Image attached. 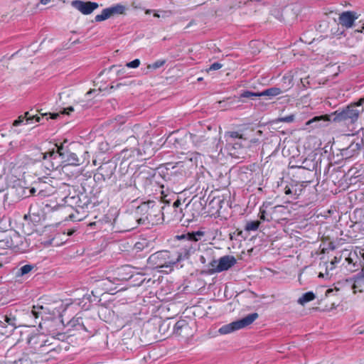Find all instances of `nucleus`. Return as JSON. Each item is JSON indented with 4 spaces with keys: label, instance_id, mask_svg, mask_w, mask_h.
I'll use <instances>...</instances> for the list:
<instances>
[{
    "label": "nucleus",
    "instance_id": "46",
    "mask_svg": "<svg viewBox=\"0 0 364 364\" xmlns=\"http://www.w3.org/2000/svg\"><path fill=\"white\" fill-rule=\"evenodd\" d=\"M166 60H164V59L158 60L152 64L151 67L154 69L159 68L162 67L166 63Z\"/></svg>",
    "mask_w": 364,
    "mask_h": 364
},
{
    "label": "nucleus",
    "instance_id": "44",
    "mask_svg": "<svg viewBox=\"0 0 364 364\" xmlns=\"http://www.w3.org/2000/svg\"><path fill=\"white\" fill-rule=\"evenodd\" d=\"M181 205V202L179 199H177L176 201L173 203V208H174V213L176 215H178L179 213H181V208L180 206Z\"/></svg>",
    "mask_w": 364,
    "mask_h": 364
},
{
    "label": "nucleus",
    "instance_id": "16",
    "mask_svg": "<svg viewBox=\"0 0 364 364\" xmlns=\"http://www.w3.org/2000/svg\"><path fill=\"white\" fill-rule=\"evenodd\" d=\"M25 353L16 346L9 348L5 355V364H23Z\"/></svg>",
    "mask_w": 364,
    "mask_h": 364
},
{
    "label": "nucleus",
    "instance_id": "9",
    "mask_svg": "<svg viewBox=\"0 0 364 364\" xmlns=\"http://www.w3.org/2000/svg\"><path fill=\"white\" fill-rule=\"evenodd\" d=\"M55 183H57L55 182ZM57 190V184H53V181L50 178H46V180L41 179L35 183V186L30 189L31 195L38 191V195L42 197L50 196L54 194Z\"/></svg>",
    "mask_w": 364,
    "mask_h": 364
},
{
    "label": "nucleus",
    "instance_id": "24",
    "mask_svg": "<svg viewBox=\"0 0 364 364\" xmlns=\"http://www.w3.org/2000/svg\"><path fill=\"white\" fill-rule=\"evenodd\" d=\"M142 154L141 151L138 148H125L118 154V159L124 162L132 158L139 157L141 156Z\"/></svg>",
    "mask_w": 364,
    "mask_h": 364
},
{
    "label": "nucleus",
    "instance_id": "35",
    "mask_svg": "<svg viewBox=\"0 0 364 364\" xmlns=\"http://www.w3.org/2000/svg\"><path fill=\"white\" fill-rule=\"evenodd\" d=\"M353 289V292L355 294L357 292H363L364 288V277H358L355 279L354 283L352 287Z\"/></svg>",
    "mask_w": 364,
    "mask_h": 364
},
{
    "label": "nucleus",
    "instance_id": "57",
    "mask_svg": "<svg viewBox=\"0 0 364 364\" xmlns=\"http://www.w3.org/2000/svg\"><path fill=\"white\" fill-rule=\"evenodd\" d=\"M140 245V243H136V248L140 249L141 248V245Z\"/></svg>",
    "mask_w": 364,
    "mask_h": 364
},
{
    "label": "nucleus",
    "instance_id": "43",
    "mask_svg": "<svg viewBox=\"0 0 364 364\" xmlns=\"http://www.w3.org/2000/svg\"><path fill=\"white\" fill-rule=\"evenodd\" d=\"M104 225H105L104 220H97L94 222L90 223L88 225L90 227L95 226V227H96L97 229L102 230L104 228Z\"/></svg>",
    "mask_w": 364,
    "mask_h": 364
},
{
    "label": "nucleus",
    "instance_id": "11",
    "mask_svg": "<svg viewBox=\"0 0 364 364\" xmlns=\"http://www.w3.org/2000/svg\"><path fill=\"white\" fill-rule=\"evenodd\" d=\"M236 262L237 260L234 256L225 255L221 257L218 260H212L209 266L212 272H221L229 269L233 267Z\"/></svg>",
    "mask_w": 364,
    "mask_h": 364
},
{
    "label": "nucleus",
    "instance_id": "51",
    "mask_svg": "<svg viewBox=\"0 0 364 364\" xmlns=\"http://www.w3.org/2000/svg\"><path fill=\"white\" fill-rule=\"evenodd\" d=\"M51 0H41V3L43 5L48 4Z\"/></svg>",
    "mask_w": 364,
    "mask_h": 364
},
{
    "label": "nucleus",
    "instance_id": "55",
    "mask_svg": "<svg viewBox=\"0 0 364 364\" xmlns=\"http://www.w3.org/2000/svg\"><path fill=\"white\" fill-rule=\"evenodd\" d=\"M358 32H360V33H363L364 32V23L363 24L362 27L360 29H358L357 30Z\"/></svg>",
    "mask_w": 364,
    "mask_h": 364
},
{
    "label": "nucleus",
    "instance_id": "18",
    "mask_svg": "<svg viewBox=\"0 0 364 364\" xmlns=\"http://www.w3.org/2000/svg\"><path fill=\"white\" fill-rule=\"evenodd\" d=\"M331 121V115L323 114L316 116L308 120L305 123L306 127H311L312 129H317L324 127L328 124Z\"/></svg>",
    "mask_w": 364,
    "mask_h": 364
},
{
    "label": "nucleus",
    "instance_id": "17",
    "mask_svg": "<svg viewBox=\"0 0 364 364\" xmlns=\"http://www.w3.org/2000/svg\"><path fill=\"white\" fill-rule=\"evenodd\" d=\"M72 6L84 15L92 14L99 6L96 2L83 1L81 0L73 1Z\"/></svg>",
    "mask_w": 364,
    "mask_h": 364
},
{
    "label": "nucleus",
    "instance_id": "36",
    "mask_svg": "<svg viewBox=\"0 0 364 364\" xmlns=\"http://www.w3.org/2000/svg\"><path fill=\"white\" fill-rule=\"evenodd\" d=\"M316 298L315 294L312 291H308L302 294L298 299V303L304 306L307 302L313 301Z\"/></svg>",
    "mask_w": 364,
    "mask_h": 364
},
{
    "label": "nucleus",
    "instance_id": "32",
    "mask_svg": "<svg viewBox=\"0 0 364 364\" xmlns=\"http://www.w3.org/2000/svg\"><path fill=\"white\" fill-rule=\"evenodd\" d=\"M302 188H301V186L298 187L297 185L296 186H286L284 189V193L286 195H291V199H296L298 196L301 193Z\"/></svg>",
    "mask_w": 364,
    "mask_h": 364
},
{
    "label": "nucleus",
    "instance_id": "22",
    "mask_svg": "<svg viewBox=\"0 0 364 364\" xmlns=\"http://www.w3.org/2000/svg\"><path fill=\"white\" fill-rule=\"evenodd\" d=\"M173 333L178 336L186 338L189 336L191 333V328L186 320L178 321L173 327Z\"/></svg>",
    "mask_w": 364,
    "mask_h": 364
},
{
    "label": "nucleus",
    "instance_id": "33",
    "mask_svg": "<svg viewBox=\"0 0 364 364\" xmlns=\"http://www.w3.org/2000/svg\"><path fill=\"white\" fill-rule=\"evenodd\" d=\"M284 91L281 87H270L268 89L264 90V91L260 92L261 97L262 96H268V97H276L282 93H283Z\"/></svg>",
    "mask_w": 364,
    "mask_h": 364
},
{
    "label": "nucleus",
    "instance_id": "39",
    "mask_svg": "<svg viewBox=\"0 0 364 364\" xmlns=\"http://www.w3.org/2000/svg\"><path fill=\"white\" fill-rule=\"evenodd\" d=\"M259 224L260 223L258 220L248 222L245 225V230L247 231L257 230L259 228Z\"/></svg>",
    "mask_w": 364,
    "mask_h": 364
},
{
    "label": "nucleus",
    "instance_id": "54",
    "mask_svg": "<svg viewBox=\"0 0 364 364\" xmlns=\"http://www.w3.org/2000/svg\"><path fill=\"white\" fill-rule=\"evenodd\" d=\"M331 292H333V289H327V290H326V296H328V294H330V293H331Z\"/></svg>",
    "mask_w": 364,
    "mask_h": 364
},
{
    "label": "nucleus",
    "instance_id": "29",
    "mask_svg": "<svg viewBox=\"0 0 364 364\" xmlns=\"http://www.w3.org/2000/svg\"><path fill=\"white\" fill-rule=\"evenodd\" d=\"M16 165L13 162L6 163L4 166V175L6 179L12 178L13 177H16Z\"/></svg>",
    "mask_w": 364,
    "mask_h": 364
},
{
    "label": "nucleus",
    "instance_id": "37",
    "mask_svg": "<svg viewBox=\"0 0 364 364\" xmlns=\"http://www.w3.org/2000/svg\"><path fill=\"white\" fill-rule=\"evenodd\" d=\"M35 268V265L33 264H25L20 267L16 273V277H23L27 274H28L30 272H31Z\"/></svg>",
    "mask_w": 364,
    "mask_h": 364
},
{
    "label": "nucleus",
    "instance_id": "26",
    "mask_svg": "<svg viewBox=\"0 0 364 364\" xmlns=\"http://www.w3.org/2000/svg\"><path fill=\"white\" fill-rule=\"evenodd\" d=\"M296 72L291 70L285 73L281 80V88L284 92L290 90L294 85V80Z\"/></svg>",
    "mask_w": 364,
    "mask_h": 364
},
{
    "label": "nucleus",
    "instance_id": "60",
    "mask_svg": "<svg viewBox=\"0 0 364 364\" xmlns=\"http://www.w3.org/2000/svg\"><path fill=\"white\" fill-rule=\"evenodd\" d=\"M204 259H204V257L202 256V257H200V260H201V262H204V261H203Z\"/></svg>",
    "mask_w": 364,
    "mask_h": 364
},
{
    "label": "nucleus",
    "instance_id": "1",
    "mask_svg": "<svg viewBox=\"0 0 364 364\" xmlns=\"http://www.w3.org/2000/svg\"><path fill=\"white\" fill-rule=\"evenodd\" d=\"M164 208L161 200H148L141 203L135 210V216H130L129 219L136 220L142 225H156L164 220Z\"/></svg>",
    "mask_w": 364,
    "mask_h": 364
},
{
    "label": "nucleus",
    "instance_id": "8",
    "mask_svg": "<svg viewBox=\"0 0 364 364\" xmlns=\"http://www.w3.org/2000/svg\"><path fill=\"white\" fill-rule=\"evenodd\" d=\"M225 137L229 144L232 145L234 149H240L244 147V142L249 141L251 144L258 141L257 139H250L245 131H230L225 132Z\"/></svg>",
    "mask_w": 364,
    "mask_h": 364
},
{
    "label": "nucleus",
    "instance_id": "47",
    "mask_svg": "<svg viewBox=\"0 0 364 364\" xmlns=\"http://www.w3.org/2000/svg\"><path fill=\"white\" fill-rule=\"evenodd\" d=\"M142 274L141 277H140L139 276V277H134L132 279H133V282H134L133 285H134V286H139V285H141L144 282L145 279L143 278L144 274Z\"/></svg>",
    "mask_w": 364,
    "mask_h": 364
},
{
    "label": "nucleus",
    "instance_id": "53",
    "mask_svg": "<svg viewBox=\"0 0 364 364\" xmlns=\"http://www.w3.org/2000/svg\"><path fill=\"white\" fill-rule=\"evenodd\" d=\"M151 13H152V14L154 13V10H151V9H146V10L145 11V14H151Z\"/></svg>",
    "mask_w": 364,
    "mask_h": 364
},
{
    "label": "nucleus",
    "instance_id": "21",
    "mask_svg": "<svg viewBox=\"0 0 364 364\" xmlns=\"http://www.w3.org/2000/svg\"><path fill=\"white\" fill-rule=\"evenodd\" d=\"M358 17L357 14L354 11H343L339 15V23L347 28H351Z\"/></svg>",
    "mask_w": 364,
    "mask_h": 364
},
{
    "label": "nucleus",
    "instance_id": "38",
    "mask_svg": "<svg viewBox=\"0 0 364 364\" xmlns=\"http://www.w3.org/2000/svg\"><path fill=\"white\" fill-rule=\"evenodd\" d=\"M223 203V198H221L220 196H217L214 197L213 200L210 201L209 205H210L213 208L216 209L217 211H219V210L222 208Z\"/></svg>",
    "mask_w": 364,
    "mask_h": 364
},
{
    "label": "nucleus",
    "instance_id": "50",
    "mask_svg": "<svg viewBox=\"0 0 364 364\" xmlns=\"http://www.w3.org/2000/svg\"><path fill=\"white\" fill-rule=\"evenodd\" d=\"M340 262V258L338 259L337 257H334V258L331 261V262H333L334 265Z\"/></svg>",
    "mask_w": 364,
    "mask_h": 364
},
{
    "label": "nucleus",
    "instance_id": "7",
    "mask_svg": "<svg viewBox=\"0 0 364 364\" xmlns=\"http://www.w3.org/2000/svg\"><path fill=\"white\" fill-rule=\"evenodd\" d=\"M258 316L259 315L257 313L248 314L247 316L241 319L223 326L219 328V332L221 334H228L235 331L244 328L252 324L258 318Z\"/></svg>",
    "mask_w": 364,
    "mask_h": 364
},
{
    "label": "nucleus",
    "instance_id": "41",
    "mask_svg": "<svg viewBox=\"0 0 364 364\" xmlns=\"http://www.w3.org/2000/svg\"><path fill=\"white\" fill-rule=\"evenodd\" d=\"M191 139L196 145H198L205 140L204 136L198 135L197 134H191Z\"/></svg>",
    "mask_w": 364,
    "mask_h": 364
},
{
    "label": "nucleus",
    "instance_id": "14",
    "mask_svg": "<svg viewBox=\"0 0 364 364\" xmlns=\"http://www.w3.org/2000/svg\"><path fill=\"white\" fill-rule=\"evenodd\" d=\"M125 11L126 7L124 6L122 4H116L103 9L101 14L95 16V20L97 22L103 21L114 15L124 14Z\"/></svg>",
    "mask_w": 364,
    "mask_h": 364
},
{
    "label": "nucleus",
    "instance_id": "4",
    "mask_svg": "<svg viewBox=\"0 0 364 364\" xmlns=\"http://www.w3.org/2000/svg\"><path fill=\"white\" fill-rule=\"evenodd\" d=\"M289 209L284 205L272 206L270 203H264L259 210L262 220L279 222L286 220L290 215Z\"/></svg>",
    "mask_w": 364,
    "mask_h": 364
},
{
    "label": "nucleus",
    "instance_id": "19",
    "mask_svg": "<svg viewBox=\"0 0 364 364\" xmlns=\"http://www.w3.org/2000/svg\"><path fill=\"white\" fill-rule=\"evenodd\" d=\"M46 362V358L39 353V350L29 349L25 353L23 364H43Z\"/></svg>",
    "mask_w": 364,
    "mask_h": 364
},
{
    "label": "nucleus",
    "instance_id": "6",
    "mask_svg": "<svg viewBox=\"0 0 364 364\" xmlns=\"http://www.w3.org/2000/svg\"><path fill=\"white\" fill-rule=\"evenodd\" d=\"M178 242L173 248L171 252L173 253V256L176 263L182 260L188 259L191 255H193L196 250L195 246H193L191 242L185 241L182 238H177Z\"/></svg>",
    "mask_w": 364,
    "mask_h": 364
},
{
    "label": "nucleus",
    "instance_id": "48",
    "mask_svg": "<svg viewBox=\"0 0 364 364\" xmlns=\"http://www.w3.org/2000/svg\"><path fill=\"white\" fill-rule=\"evenodd\" d=\"M139 65H140V60L139 59H135V60L127 63V66L128 68H136L139 66Z\"/></svg>",
    "mask_w": 364,
    "mask_h": 364
},
{
    "label": "nucleus",
    "instance_id": "42",
    "mask_svg": "<svg viewBox=\"0 0 364 364\" xmlns=\"http://www.w3.org/2000/svg\"><path fill=\"white\" fill-rule=\"evenodd\" d=\"M295 119L294 114H289L287 116L281 117L278 119V122H285V123H291L293 122Z\"/></svg>",
    "mask_w": 364,
    "mask_h": 364
},
{
    "label": "nucleus",
    "instance_id": "40",
    "mask_svg": "<svg viewBox=\"0 0 364 364\" xmlns=\"http://www.w3.org/2000/svg\"><path fill=\"white\" fill-rule=\"evenodd\" d=\"M254 97H261L260 92H253L251 91H244L240 94V98H253Z\"/></svg>",
    "mask_w": 364,
    "mask_h": 364
},
{
    "label": "nucleus",
    "instance_id": "23",
    "mask_svg": "<svg viewBox=\"0 0 364 364\" xmlns=\"http://www.w3.org/2000/svg\"><path fill=\"white\" fill-rule=\"evenodd\" d=\"M204 232L202 231H196L193 232H188L186 235H177L176 238H182L185 241L191 242L193 246H195V250L197 251L199 248V245L197 243L202 237L204 236Z\"/></svg>",
    "mask_w": 364,
    "mask_h": 364
},
{
    "label": "nucleus",
    "instance_id": "12",
    "mask_svg": "<svg viewBox=\"0 0 364 364\" xmlns=\"http://www.w3.org/2000/svg\"><path fill=\"white\" fill-rule=\"evenodd\" d=\"M142 277L141 273L130 265H124L117 267L113 271V278L117 281H127L134 277Z\"/></svg>",
    "mask_w": 364,
    "mask_h": 364
},
{
    "label": "nucleus",
    "instance_id": "49",
    "mask_svg": "<svg viewBox=\"0 0 364 364\" xmlns=\"http://www.w3.org/2000/svg\"><path fill=\"white\" fill-rule=\"evenodd\" d=\"M223 67V65L220 63H213L208 69H207V72H210L212 70H218Z\"/></svg>",
    "mask_w": 364,
    "mask_h": 364
},
{
    "label": "nucleus",
    "instance_id": "20",
    "mask_svg": "<svg viewBox=\"0 0 364 364\" xmlns=\"http://www.w3.org/2000/svg\"><path fill=\"white\" fill-rule=\"evenodd\" d=\"M49 341V338L45 334H33L28 340L29 349L39 350L46 342Z\"/></svg>",
    "mask_w": 364,
    "mask_h": 364
},
{
    "label": "nucleus",
    "instance_id": "59",
    "mask_svg": "<svg viewBox=\"0 0 364 364\" xmlns=\"http://www.w3.org/2000/svg\"><path fill=\"white\" fill-rule=\"evenodd\" d=\"M82 327L85 331H88V330L85 327L84 324L82 323Z\"/></svg>",
    "mask_w": 364,
    "mask_h": 364
},
{
    "label": "nucleus",
    "instance_id": "31",
    "mask_svg": "<svg viewBox=\"0 0 364 364\" xmlns=\"http://www.w3.org/2000/svg\"><path fill=\"white\" fill-rule=\"evenodd\" d=\"M320 267L324 268L325 272H323L321 271L318 274V277L328 279L332 275L331 271L333 270L336 266L333 262H330L329 264L328 262H324L322 266L320 264Z\"/></svg>",
    "mask_w": 364,
    "mask_h": 364
},
{
    "label": "nucleus",
    "instance_id": "34",
    "mask_svg": "<svg viewBox=\"0 0 364 364\" xmlns=\"http://www.w3.org/2000/svg\"><path fill=\"white\" fill-rule=\"evenodd\" d=\"M130 216H133L134 217L135 216V213H131V214H128L127 215L125 216L124 218V223L126 224V229L127 230H132V229H134L137 227L138 225H139V222L138 220H133V219H129V217Z\"/></svg>",
    "mask_w": 364,
    "mask_h": 364
},
{
    "label": "nucleus",
    "instance_id": "52",
    "mask_svg": "<svg viewBox=\"0 0 364 364\" xmlns=\"http://www.w3.org/2000/svg\"><path fill=\"white\" fill-rule=\"evenodd\" d=\"M58 116H59L58 114L54 113V114H50V118H51V119H56Z\"/></svg>",
    "mask_w": 364,
    "mask_h": 364
},
{
    "label": "nucleus",
    "instance_id": "28",
    "mask_svg": "<svg viewBox=\"0 0 364 364\" xmlns=\"http://www.w3.org/2000/svg\"><path fill=\"white\" fill-rule=\"evenodd\" d=\"M115 166L109 163H105L97 169V175L102 176L104 181L109 179L114 173Z\"/></svg>",
    "mask_w": 364,
    "mask_h": 364
},
{
    "label": "nucleus",
    "instance_id": "13",
    "mask_svg": "<svg viewBox=\"0 0 364 364\" xmlns=\"http://www.w3.org/2000/svg\"><path fill=\"white\" fill-rule=\"evenodd\" d=\"M16 326V318L11 313L1 316L0 319V341L4 336L11 334Z\"/></svg>",
    "mask_w": 364,
    "mask_h": 364
},
{
    "label": "nucleus",
    "instance_id": "15",
    "mask_svg": "<svg viewBox=\"0 0 364 364\" xmlns=\"http://www.w3.org/2000/svg\"><path fill=\"white\" fill-rule=\"evenodd\" d=\"M47 115V113L38 115L31 114L29 112H26L23 115L19 116L18 119L14 121L13 126L18 127L24 121H26V124H33V122H41L42 124H44V120H48Z\"/></svg>",
    "mask_w": 364,
    "mask_h": 364
},
{
    "label": "nucleus",
    "instance_id": "5",
    "mask_svg": "<svg viewBox=\"0 0 364 364\" xmlns=\"http://www.w3.org/2000/svg\"><path fill=\"white\" fill-rule=\"evenodd\" d=\"M171 250L158 251L149 256L148 264L153 268L171 267L176 264Z\"/></svg>",
    "mask_w": 364,
    "mask_h": 364
},
{
    "label": "nucleus",
    "instance_id": "56",
    "mask_svg": "<svg viewBox=\"0 0 364 364\" xmlns=\"http://www.w3.org/2000/svg\"><path fill=\"white\" fill-rule=\"evenodd\" d=\"M346 259L349 264L353 262V259L350 257H347Z\"/></svg>",
    "mask_w": 364,
    "mask_h": 364
},
{
    "label": "nucleus",
    "instance_id": "10",
    "mask_svg": "<svg viewBox=\"0 0 364 364\" xmlns=\"http://www.w3.org/2000/svg\"><path fill=\"white\" fill-rule=\"evenodd\" d=\"M63 348L60 346V341L54 337L49 338V341L46 342L39 350V353L41 354L46 361L50 359L55 358L56 355L62 351Z\"/></svg>",
    "mask_w": 364,
    "mask_h": 364
},
{
    "label": "nucleus",
    "instance_id": "2",
    "mask_svg": "<svg viewBox=\"0 0 364 364\" xmlns=\"http://www.w3.org/2000/svg\"><path fill=\"white\" fill-rule=\"evenodd\" d=\"M63 146L61 144H53V147L48 151L41 153L42 159L44 161L46 167L50 171L56 170L62 164L64 166H79L80 160L75 153H67L63 151Z\"/></svg>",
    "mask_w": 364,
    "mask_h": 364
},
{
    "label": "nucleus",
    "instance_id": "27",
    "mask_svg": "<svg viewBox=\"0 0 364 364\" xmlns=\"http://www.w3.org/2000/svg\"><path fill=\"white\" fill-rule=\"evenodd\" d=\"M360 149L361 144L359 142L353 141L346 149L341 150V155L346 159H349L358 155Z\"/></svg>",
    "mask_w": 364,
    "mask_h": 364
},
{
    "label": "nucleus",
    "instance_id": "25",
    "mask_svg": "<svg viewBox=\"0 0 364 364\" xmlns=\"http://www.w3.org/2000/svg\"><path fill=\"white\" fill-rule=\"evenodd\" d=\"M46 314L55 315V312H50V309L48 306H40L38 304L33 306L29 316L33 317L35 320H37L39 318L43 319V316Z\"/></svg>",
    "mask_w": 364,
    "mask_h": 364
},
{
    "label": "nucleus",
    "instance_id": "58",
    "mask_svg": "<svg viewBox=\"0 0 364 364\" xmlns=\"http://www.w3.org/2000/svg\"><path fill=\"white\" fill-rule=\"evenodd\" d=\"M140 245V243H136V248L140 249L141 248V245Z\"/></svg>",
    "mask_w": 364,
    "mask_h": 364
},
{
    "label": "nucleus",
    "instance_id": "30",
    "mask_svg": "<svg viewBox=\"0 0 364 364\" xmlns=\"http://www.w3.org/2000/svg\"><path fill=\"white\" fill-rule=\"evenodd\" d=\"M320 267L324 268L325 272H323L321 271L318 274V277L328 279L332 275L331 271L333 270L336 266L333 262H330L329 264L328 262H324L322 266L320 264Z\"/></svg>",
    "mask_w": 364,
    "mask_h": 364
},
{
    "label": "nucleus",
    "instance_id": "61",
    "mask_svg": "<svg viewBox=\"0 0 364 364\" xmlns=\"http://www.w3.org/2000/svg\"><path fill=\"white\" fill-rule=\"evenodd\" d=\"M69 109H70V111H73V107H70V108H69Z\"/></svg>",
    "mask_w": 364,
    "mask_h": 364
},
{
    "label": "nucleus",
    "instance_id": "3",
    "mask_svg": "<svg viewBox=\"0 0 364 364\" xmlns=\"http://www.w3.org/2000/svg\"><path fill=\"white\" fill-rule=\"evenodd\" d=\"M363 103L364 96L357 102L338 108L331 114L333 116V121L336 123L343 124L348 127H352L354 129L360 114L364 112Z\"/></svg>",
    "mask_w": 364,
    "mask_h": 364
},
{
    "label": "nucleus",
    "instance_id": "45",
    "mask_svg": "<svg viewBox=\"0 0 364 364\" xmlns=\"http://www.w3.org/2000/svg\"><path fill=\"white\" fill-rule=\"evenodd\" d=\"M159 10H154L153 15L154 17H156V18L161 17V15L159 14ZM161 12L162 13L161 17H163V18L168 17L171 14V11H161Z\"/></svg>",
    "mask_w": 364,
    "mask_h": 364
}]
</instances>
